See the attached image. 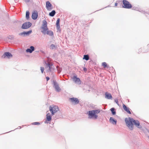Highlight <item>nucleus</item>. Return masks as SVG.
<instances>
[{
  "label": "nucleus",
  "instance_id": "obj_1",
  "mask_svg": "<svg viewBox=\"0 0 149 149\" xmlns=\"http://www.w3.org/2000/svg\"><path fill=\"white\" fill-rule=\"evenodd\" d=\"M125 121L127 126L130 130H133L134 125L139 128H142V126L140 125L139 121L134 119L130 117L128 118H126L125 119Z\"/></svg>",
  "mask_w": 149,
  "mask_h": 149
},
{
  "label": "nucleus",
  "instance_id": "obj_2",
  "mask_svg": "<svg viewBox=\"0 0 149 149\" xmlns=\"http://www.w3.org/2000/svg\"><path fill=\"white\" fill-rule=\"evenodd\" d=\"M52 84L53 87L55 88L56 92H59L61 91V89L59 87L58 84L56 80H53L52 81Z\"/></svg>",
  "mask_w": 149,
  "mask_h": 149
},
{
  "label": "nucleus",
  "instance_id": "obj_3",
  "mask_svg": "<svg viewBox=\"0 0 149 149\" xmlns=\"http://www.w3.org/2000/svg\"><path fill=\"white\" fill-rule=\"evenodd\" d=\"M87 114L88 115V118L89 119H96L97 118V115H95L92 110L89 111L87 112Z\"/></svg>",
  "mask_w": 149,
  "mask_h": 149
},
{
  "label": "nucleus",
  "instance_id": "obj_4",
  "mask_svg": "<svg viewBox=\"0 0 149 149\" xmlns=\"http://www.w3.org/2000/svg\"><path fill=\"white\" fill-rule=\"evenodd\" d=\"M122 7L127 9H130L132 8V5L127 0H123L122 1Z\"/></svg>",
  "mask_w": 149,
  "mask_h": 149
},
{
  "label": "nucleus",
  "instance_id": "obj_5",
  "mask_svg": "<svg viewBox=\"0 0 149 149\" xmlns=\"http://www.w3.org/2000/svg\"><path fill=\"white\" fill-rule=\"evenodd\" d=\"M49 110L51 112L52 115H54L55 113L57 112L59 110V109L57 106H55L53 107L50 106Z\"/></svg>",
  "mask_w": 149,
  "mask_h": 149
},
{
  "label": "nucleus",
  "instance_id": "obj_6",
  "mask_svg": "<svg viewBox=\"0 0 149 149\" xmlns=\"http://www.w3.org/2000/svg\"><path fill=\"white\" fill-rule=\"evenodd\" d=\"M32 23L29 22H26L24 23L21 26L22 29H27L31 27Z\"/></svg>",
  "mask_w": 149,
  "mask_h": 149
},
{
  "label": "nucleus",
  "instance_id": "obj_7",
  "mask_svg": "<svg viewBox=\"0 0 149 149\" xmlns=\"http://www.w3.org/2000/svg\"><path fill=\"white\" fill-rule=\"evenodd\" d=\"M42 26V28L43 30L42 31V33H45L47 30H48L47 27V22L45 20H43Z\"/></svg>",
  "mask_w": 149,
  "mask_h": 149
},
{
  "label": "nucleus",
  "instance_id": "obj_8",
  "mask_svg": "<svg viewBox=\"0 0 149 149\" xmlns=\"http://www.w3.org/2000/svg\"><path fill=\"white\" fill-rule=\"evenodd\" d=\"M32 32V30H30L28 31H24L23 32L19 33V35L23 37L29 36Z\"/></svg>",
  "mask_w": 149,
  "mask_h": 149
},
{
  "label": "nucleus",
  "instance_id": "obj_9",
  "mask_svg": "<svg viewBox=\"0 0 149 149\" xmlns=\"http://www.w3.org/2000/svg\"><path fill=\"white\" fill-rule=\"evenodd\" d=\"M12 57L13 55L10 53L9 52H6L2 56L1 58H7L9 59Z\"/></svg>",
  "mask_w": 149,
  "mask_h": 149
},
{
  "label": "nucleus",
  "instance_id": "obj_10",
  "mask_svg": "<svg viewBox=\"0 0 149 149\" xmlns=\"http://www.w3.org/2000/svg\"><path fill=\"white\" fill-rule=\"evenodd\" d=\"M69 100L71 102L74 104H77L79 102V99L77 98L74 97L70 98H69Z\"/></svg>",
  "mask_w": 149,
  "mask_h": 149
},
{
  "label": "nucleus",
  "instance_id": "obj_11",
  "mask_svg": "<svg viewBox=\"0 0 149 149\" xmlns=\"http://www.w3.org/2000/svg\"><path fill=\"white\" fill-rule=\"evenodd\" d=\"M52 116L49 113H48L46 114V119L44 122L45 123L48 124L49 123V122H50L52 120Z\"/></svg>",
  "mask_w": 149,
  "mask_h": 149
},
{
  "label": "nucleus",
  "instance_id": "obj_12",
  "mask_svg": "<svg viewBox=\"0 0 149 149\" xmlns=\"http://www.w3.org/2000/svg\"><path fill=\"white\" fill-rule=\"evenodd\" d=\"M73 80L76 83L81 84V81L79 78L77 77V75H74L72 78Z\"/></svg>",
  "mask_w": 149,
  "mask_h": 149
},
{
  "label": "nucleus",
  "instance_id": "obj_13",
  "mask_svg": "<svg viewBox=\"0 0 149 149\" xmlns=\"http://www.w3.org/2000/svg\"><path fill=\"white\" fill-rule=\"evenodd\" d=\"M38 16V13L36 11H34L32 13L31 17L33 20L36 19Z\"/></svg>",
  "mask_w": 149,
  "mask_h": 149
},
{
  "label": "nucleus",
  "instance_id": "obj_14",
  "mask_svg": "<svg viewBox=\"0 0 149 149\" xmlns=\"http://www.w3.org/2000/svg\"><path fill=\"white\" fill-rule=\"evenodd\" d=\"M35 50L34 47L32 46H31L29 48L26 49V51L27 53H31Z\"/></svg>",
  "mask_w": 149,
  "mask_h": 149
},
{
  "label": "nucleus",
  "instance_id": "obj_15",
  "mask_svg": "<svg viewBox=\"0 0 149 149\" xmlns=\"http://www.w3.org/2000/svg\"><path fill=\"white\" fill-rule=\"evenodd\" d=\"M46 8L48 10H51L52 9V4L48 1L46 2Z\"/></svg>",
  "mask_w": 149,
  "mask_h": 149
},
{
  "label": "nucleus",
  "instance_id": "obj_16",
  "mask_svg": "<svg viewBox=\"0 0 149 149\" xmlns=\"http://www.w3.org/2000/svg\"><path fill=\"white\" fill-rule=\"evenodd\" d=\"M123 109L126 112H127V113H128L129 114H131V112L130 111V109L129 108L127 107L124 104H123Z\"/></svg>",
  "mask_w": 149,
  "mask_h": 149
},
{
  "label": "nucleus",
  "instance_id": "obj_17",
  "mask_svg": "<svg viewBox=\"0 0 149 149\" xmlns=\"http://www.w3.org/2000/svg\"><path fill=\"white\" fill-rule=\"evenodd\" d=\"M60 21L59 18H58L56 23V26L57 30L58 31L60 30Z\"/></svg>",
  "mask_w": 149,
  "mask_h": 149
},
{
  "label": "nucleus",
  "instance_id": "obj_18",
  "mask_svg": "<svg viewBox=\"0 0 149 149\" xmlns=\"http://www.w3.org/2000/svg\"><path fill=\"white\" fill-rule=\"evenodd\" d=\"M105 98L108 99H112V97L111 95L108 92H106L105 93Z\"/></svg>",
  "mask_w": 149,
  "mask_h": 149
},
{
  "label": "nucleus",
  "instance_id": "obj_19",
  "mask_svg": "<svg viewBox=\"0 0 149 149\" xmlns=\"http://www.w3.org/2000/svg\"><path fill=\"white\" fill-rule=\"evenodd\" d=\"M43 33L44 34H46L50 36H52L54 35L53 32L51 30H49V29L47 30L45 33Z\"/></svg>",
  "mask_w": 149,
  "mask_h": 149
},
{
  "label": "nucleus",
  "instance_id": "obj_20",
  "mask_svg": "<svg viewBox=\"0 0 149 149\" xmlns=\"http://www.w3.org/2000/svg\"><path fill=\"white\" fill-rule=\"evenodd\" d=\"M110 122L113 125H116L117 123V120L113 118L112 117H110L109 119Z\"/></svg>",
  "mask_w": 149,
  "mask_h": 149
},
{
  "label": "nucleus",
  "instance_id": "obj_21",
  "mask_svg": "<svg viewBox=\"0 0 149 149\" xmlns=\"http://www.w3.org/2000/svg\"><path fill=\"white\" fill-rule=\"evenodd\" d=\"M44 63L45 65L46 68H49L51 66H53L52 64H50L48 62H47L46 61H44Z\"/></svg>",
  "mask_w": 149,
  "mask_h": 149
},
{
  "label": "nucleus",
  "instance_id": "obj_22",
  "mask_svg": "<svg viewBox=\"0 0 149 149\" xmlns=\"http://www.w3.org/2000/svg\"><path fill=\"white\" fill-rule=\"evenodd\" d=\"M110 110L111 111V113L113 115H115L116 114V109L112 107V108H111L110 109Z\"/></svg>",
  "mask_w": 149,
  "mask_h": 149
},
{
  "label": "nucleus",
  "instance_id": "obj_23",
  "mask_svg": "<svg viewBox=\"0 0 149 149\" xmlns=\"http://www.w3.org/2000/svg\"><path fill=\"white\" fill-rule=\"evenodd\" d=\"M89 56L88 54H85L84 55L83 59L86 61H88L89 59Z\"/></svg>",
  "mask_w": 149,
  "mask_h": 149
},
{
  "label": "nucleus",
  "instance_id": "obj_24",
  "mask_svg": "<svg viewBox=\"0 0 149 149\" xmlns=\"http://www.w3.org/2000/svg\"><path fill=\"white\" fill-rule=\"evenodd\" d=\"M56 12L55 10H52L51 12L49 13V15L51 17H54L55 15Z\"/></svg>",
  "mask_w": 149,
  "mask_h": 149
},
{
  "label": "nucleus",
  "instance_id": "obj_25",
  "mask_svg": "<svg viewBox=\"0 0 149 149\" xmlns=\"http://www.w3.org/2000/svg\"><path fill=\"white\" fill-rule=\"evenodd\" d=\"M30 13L28 10H27L26 12V19L27 20H29L30 18L29 17Z\"/></svg>",
  "mask_w": 149,
  "mask_h": 149
},
{
  "label": "nucleus",
  "instance_id": "obj_26",
  "mask_svg": "<svg viewBox=\"0 0 149 149\" xmlns=\"http://www.w3.org/2000/svg\"><path fill=\"white\" fill-rule=\"evenodd\" d=\"M92 110L94 114L96 115H97V114L99 113L100 111V110L99 109L93 110Z\"/></svg>",
  "mask_w": 149,
  "mask_h": 149
},
{
  "label": "nucleus",
  "instance_id": "obj_27",
  "mask_svg": "<svg viewBox=\"0 0 149 149\" xmlns=\"http://www.w3.org/2000/svg\"><path fill=\"white\" fill-rule=\"evenodd\" d=\"M102 65L103 66L104 68H109V65H108L105 62H103L102 63Z\"/></svg>",
  "mask_w": 149,
  "mask_h": 149
},
{
  "label": "nucleus",
  "instance_id": "obj_28",
  "mask_svg": "<svg viewBox=\"0 0 149 149\" xmlns=\"http://www.w3.org/2000/svg\"><path fill=\"white\" fill-rule=\"evenodd\" d=\"M56 68L57 70L58 71V73H60L61 72L62 70V68L59 67L58 66H56Z\"/></svg>",
  "mask_w": 149,
  "mask_h": 149
},
{
  "label": "nucleus",
  "instance_id": "obj_29",
  "mask_svg": "<svg viewBox=\"0 0 149 149\" xmlns=\"http://www.w3.org/2000/svg\"><path fill=\"white\" fill-rule=\"evenodd\" d=\"M56 46L54 44H52L50 45V48L52 49H56Z\"/></svg>",
  "mask_w": 149,
  "mask_h": 149
},
{
  "label": "nucleus",
  "instance_id": "obj_30",
  "mask_svg": "<svg viewBox=\"0 0 149 149\" xmlns=\"http://www.w3.org/2000/svg\"><path fill=\"white\" fill-rule=\"evenodd\" d=\"M52 66H51L49 68V69L47 70V72H51L52 71V70H54V69L53 68Z\"/></svg>",
  "mask_w": 149,
  "mask_h": 149
},
{
  "label": "nucleus",
  "instance_id": "obj_31",
  "mask_svg": "<svg viewBox=\"0 0 149 149\" xmlns=\"http://www.w3.org/2000/svg\"><path fill=\"white\" fill-rule=\"evenodd\" d=\"M40 124V123L39 122H35L31 123L32 125H39Z\"/></svg>",
  "mask_w": 149,
  "mask_h": 149
},
{
  "label": "nucleus",
  "instance_id": "obj_32",
  "mask_svg": "<svg viewBox=\"0 0 149 149\" xmlns=\"http://www.w3.org/2000/svg\"><path fill=\"white\" fill-rule=\"evenodd\" d=\"M56 118H59L61 117V113H60V114H58V113H57L56 114Z\"/></svg>",
  "mask_w": 149,
  "mask_h": 149
},
{
  "label": "nucleus",
  "instance_id": "obj_33",
  "mask_svg": "<svg viewBox=\"0 0 149 149\" xmlns=\"http://www.w3.org/2000/svg\"><path fill=\"white\" fill-rule=\"evenodd\" d=\"M40 70L41 71V72L42 73L44 70V68L43 67H40Z\"/></svg>",
  "mask_w": 149,
  "mask_h": 149
},
{
  "label": "nucleus",
  "instance_id": "obj_34",
  "mask_svg": "<svg viewBox=\"0 0 149 149\" xmlns=\"http://www.w3.org/2000/svg\"><path fill=\"white\" fill-rule=\"evenodd\" d=\"M115 102H116V103L118 105H119L118 104V100L117 99H115Z\"/></svg>",
  "mask_w": 149,
  "mask_h": 149
},
{
  "label": "nucleus",
  "instance_id": "obj_35",
  "mask_svg": "<svg viewBox=\"0 0 149 149\" xmlns=\"http://www.w3.org/2000/svg\"><path fill=\"white\" fill-rule=\"evenodd\" d=\"M83 69V70L85 72H86L87 71V69L86 67H84Z\"/></svg>",
  "mask_w": 149,
  "mask_h": 149
},
{
  "label": "nucleus",
  "instance_id": "obj_36",
  "mask_svg": "<svg viewBox=\"0 0 149 149\" xmlns=\"http://www.w3.org/2000/svg\"><path fill=\"white\" fill-rule=\"evenodd\" d=\"M46 80L47 81H49V79H50V78L49 77H46Z\"/></svg>",
  "mask_w": 149,
  "mask_h": 149
},
{
  "label": "nucleus",
  "instance_id": "obj_37",
  "mask_svg": "<svg viewBox=\"0 0 149 149\" xmlns=\"http://www.w3.org/2000/svg\"><path fill=\"white\" fill-rule=\"evenodd\" d=\"M22 127L21 126H19L17 128V129H20Z\"/></svg>",
  "mask_w": 149,
  "mask_h": 149
},
{
  "label": "nucleus",
  "instance_id": "obj_38",
  "mask_svg": "<svg viewBox=\"0 0 149 149\" xmlns=\"http://www.w3.org/2000/svg\"><path fill=\"white\" fill-rule=\"evenodd\" d=\"M118 3H115V6H117V5H118Z\"/></svg>",
  "mask_w": 149,
  "mask_h": 149
},
{
  "label": "nucleus",
  "instance_id": "obj_39",
  "mask_svg": "<svg viewBox=\"0 0 149 149\" xmlns=\"http://www.w3.org/2000/svg\"><path fill=\"white\" fill-rule=\"evenodd\" d=\"M92 108L93 109H95L96 108L95 107V106H94L93 107H92Z\"/></svg>",
  "mask_w": 149,
  "mask_h": 149
},
{
  "label": "nucleus",
  "instance_id": "obj_40",
  "mask_svg": "<svg viewBox=\"0 0 149 149\" xmlns=\"http://www.w3.org/2000/svg\"><path fill=\"white\" fill-rule=\"evenodd\" d=\"M93 106H93V104L91 105L90 107H91L92 108V107H93Z\"/></svg>",
  "mask_w": 149,
  "mask_h": 149
},
{
  "label": "nucleus",
  "instance_id": "obj_41",
  "mask_svg": "<svg viewBox=\"0 0 149 149\" xmlns=\"http://www.w3.org/2000/svg\"><path fill=\"white\" fill-rule=\"evenodd\" d=\"M13 131V130L10 131V132H6V133H8V132H11V131Z\"/></svg>",
  "mask_w": 149,
  "mask_h": 149
},
{
  "label": "nucleus",
  "instance_id": "obj_42",
  "mask_svg": "<svg viewBox=\"0 0 149 149\" xmlns=\"http://www.w3.org/2000/svg\"><path fill=\"white\" fill-rule=\"evenodd\" d=\"M109 6H106V7H105L104 8H107V7H109Z\"/></svg>",
  "mask_w": 149,
  "mask_h": 149
},
{
  "label": "nucleus",
  "instance_id": "obj_43",
  "mask_svg": "<svg viewBox=\"0 0 149 149\" xmlns=\"http://www.w3.org/2000/svg\"><path fill=\"white\" fill-rule=\"evenodd\" d=\"M104 8H102L101 9H100V10H102V9H104Z\"/></svg>",
  "mask_w": 149,
  "mask_h": 149
},
{
  "label": "nucleus",
  "instance_id": "obj_44",
  "mask_svg": "<svg viewBox=\"0 0 149 149\" xmlns=\"http://www.w3.org/2000/svg\"><path fill=\"white\" fill-rule=\"evenodd\" d=\"M28 0V2H29L30 0Z\"/></svg>",
  "mask_w": 149,
  "mask_h": 149
},
{
  "label": "nucleus",
  "instance_id": "obj_45",
  "mask_svg": "<svg viewBox=\"0 0 149 149\" xmlns=\"http://www.w3.org/2000/svg\"><path fill=\"white\" fill-rule=\"evenodd\" d=\"M15 1H17V0H15Z\"/></svg>",
  "mask_w": 149,
  "mask_h": 149
},
{
  "label": "nucleus",
  "instance_id": "obj_46",
  "mask_svg": "<svg viewBox=\"0 0 149 149\" xmlns=\"http://www.w3.org/2000/svg\"><path fill=\"white\" fill-rule=\"evenodd\" d=\"M148 138H149V136H148Z\"/></svg>",
  "mask_w": 149,
  "mask_h": 149
}]
</instances>
